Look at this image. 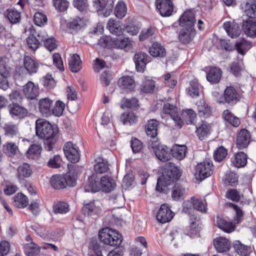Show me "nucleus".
I'll return each instance as SVG.
<instances>
[{
  "label": "nucleus",
  "mask_w": 256,
  "mask_h": 256,
  "mask_svg": "<svg viewBox=\"0 0 256 256\" xmlns=\"http://www.w3.org/2000/svg\"><path fill=\"white\" fill-rule=\"evenodd\" d=\"M28 200L26 196L22 193H18L13 197L14 206L18 208H24L28 204Z\"/></svg>",
  "instance_id": "35"
},
{
  "label": "nucleus",
  "mask_w": 256,
  "mask_h": 256,
  "mask_svg": "<svg viewBox=\"0 0 256 256\" xmlns=\"http://www.w3.org/2000/svg\"><path fill=\"white\" fill-rule=\"evenodd\" d=\"M33 174L32 169L27 162H23L19 165L16 170V177L20 182H22L26 178L30 177Z\"/></svg>",
  "instance_id": "12"
},
{
  "label": "nucleus",
  "mask_w": 256,
  "mask_h": 256,
  "mask_svg": "<svg viewBox=\"0 0 256 256\" xmlns=\"http://www.w3.org/2000/svg\"><path fill=\"white\" fill-rule=\"evenodd\" d=\"M36 133L39 138L44 141L46 148L48 151L52 150L57 138L58 128H54L44 119H38L36 122Z\"/></svg>",
  "instance_id": "1"
},
{
  "label": "nucleus",
  "mask_w": 256,
  "mask_h": 256,
  "mask_svg": "<svg viewBox=\"0 0 256 256\" xmlns=\"http://www.w3.org/2000/svg\"><path fill=\"white\" fill-rule=\"evenodd\" d=\"M4 152L8 156H14L18 150V146L14 142H7L2 146Z\"/></svg>",
  "instance_id": "48"
},
{
  "label": "nucleus",
  "mask_w": 256,
  "mask_h": 256,
  "mask_svg": "<svg viewBox=\"0 0 256 256\" xmlns=\"http://www.w3.org/2000/svg\"><path fill=\"white\" fill-rule=\"evenodd\" d=\"M234 165L237 168L244 166L247 163V156L244 152L237 153L233 161Z\"/></svg>",
  "instance_id": "51"
},
{
  "label": "nucleus",
  "mask_w": 256,
  "mask_h": 256,
  "mask_svg": "<svg viewBox=\"0 0 256 256\" xmlns=\"http://www.w3.org/2000/svg\"><path fill=\"white\" fill-rule=\"evenodd\" d=\"M214 245L216 250L220 252L229 250L230 248L229 240L223 237H219L214 240Z\"/></svg>",
  "instance_id": "23"
},
{
  "label": "nucleus",
  "mask_w": 256,
  "mask_h": 256,
  "mask_svg": "<svg viewBox=\"0 0 256 256\" xmlns=\"http://www.w3.org/2000/svg\"><path fill=\"white\" fill-rule=\"evenodd\" d=\"M180 176L181 171L179 168L172 162L166 164L164 174L158 179L156 190L160 192H165V188L178 180Z\"/></svg>",
  "instance_id": "2"
},
{
  "label": "nucleus",
  "mask_w": 256,
  "mask_h": 256,
  "mask_svg": "<svg viewBox=\"0 0 256 256\" xmlns=\"http://www.w3.org/2000/svg\"><path fill=\"white\" fill-rule=\"evenodd\" d=\"M222 76V71L218 68H212L210 69L206 74V79L212 84H216L219 82Z\"/></svg>",
  "instance_id": "30"
},
{
  "label": "nucleus",
  "mask_w": 256,
  "mask_h": 256,
  "mask_svg": "<svg viewBox=\"0 0 256 256\" xmlns=\"http://www.w3.org/2000/svg\"><path fill=\"white\" fill-rule=\"evenodd\" d=\"M148 52L154 57L164 58L166 55V49L161 44L158 42L154 43L149 48Z\"/></svg>",
  "instance_id": "26"
},
{
  "label": "nucleus",
  "mask_w": 256,
  "mask_h": 256,
  "mask_svg": "<svg viewBox=\"0 0 256 256\" xmlns=\"http://www.w3.org/2000/svg\"><path fill=\"white\" fill-rule=\"evenodd\" d=\"M64 108L65 104L60 100H58L54 108L52 106V114L56 116H60L62 115Z\"/></svg>",
  "instance_id": "60"
},
{
  "label": "nucleus",
  "mask_w": 256,
  "mask_h": 256,
  "mask_svg": "<svg viewBox=\"0 0 256 256\" xmlns=\"http://www.w3.org/2000/svg\"><path fill=\"white\" fill-rule=\"evenodd\" d=\"M10 68L6 64L5 60L0 58V75L5 77H9Z\"/></svg>",
  "instance_id": "62"
},
{
  "label": "nucleus",
  "mask_w": 256,
  "mask_h": 256,
  "mask_svg": "<svg viewBox=\"0 0 256 256\" xmlns=\"http://www.w3.org/2000/svg\"><path fill=\"white\" fill-rule=\"evenodd\" d=\"M212 164L207 161L198 164L196 168V178L202 180L209 177L212 173Z\"/></svg>",
  "instance_id": "6"
},
{
  "label": "nucleus",
  "mask_w": 256,
  "mask_h": 256,
  "mask_svg": "<svg viewBox=\"0 0 256 256\" xmlns=\"http://www.w3.org/2000/svg\"><path fill=\"white\" fill-rule=\"evenodd\" d=\"M23 92L28 99L35 100L40 94L38 86L29 81L24 86Z\"/></svg>",
  "instance_id": "14"
},
{
  "label": "nucleus",
  "mask_w": 256,
  "mask_h": 256,
  "mask_svg": "<svg viewBox=\"0 0 256 256\" xmlns=\"http://www.w3.org/2000/svg\"><path fill=\"white\" fill-rule=\"evenodd\" d=\"M3 129L4 135L10 138L19 136V130L18 125L12 122L6 124Z\"/></svg>",
  "instance_id": "28"
},
{
  "label": "nucleus",
  "mask_w": 256,
  "mask_h": 256,
  "mask_svg": "<svg viewBox=\"0 0 256 256\" xmlns=\"http://www.w3.org/2000/svg\"><path fill=\"white\" fill-rule=\"evenodd\" d=\"M100 182L102 190L106 192H111L116 186V182L114 180L108 176L102 177Z\"/></svg>",
  "instance_id": "27"
},
{
  "label": "nucleus",
  "mask_w": 256,
  "mask_h": 256,
  "mask_svg": "<svg viewBox=\"0 0 256 256\" xmlns=\"http://www.w3.org/2000/svg\"><path fill=\"white\" fill-rule=\"evenodd\" d=\"M177 110L178 108L173 104L166 103L164 105V112L166 114H169L174 122L176 126L180 128H182L184 122L178 116Z\"/></svg>",
  "instance_id": "11"
},
{
  "label": "nucleus",
  "mask_w": 256,
  "mask_h": 256,
  "mask_svg": "<svg viewBox=\"0 0 256 256\" xmlns=\"http://www.w3.org/2000/svg\"><path fill=\"white\" fill-rule=\"evenodd\" d=\"M62 160L59 155H56L50 158L48 162V166L52 168H58L61 166Z\"/></svg>",
  "instance_id": "63"
},
{
  "label": "nucleus",
  "mask_w": 256,
  "mask_h": 256,
  "mask_svg": "<svg viewBox=\"0 0 256 256\" xmlns=\"http://www.w3.org/2000/svg\"><path fill=\"white\" fill-rule=\"evenodd\" d=\"M180 25L185 27L193 28L196 20L194 14L191 10L186 11L179 19Z\"/></svg>",
  "instance_id": "19"
},
{
  "label": "nucleus",
  "mask_w": 256,
  "mask_h": 256,
  "mask_svg": "<svg viewBox=\"0 0 256 256\" xmlns=\"http://www.w3.org/2000/svg\"><path fill=\"white\" fill-rule=\"evenodd\" d=\"M114 13L115 16L118 18H122L126 14V7L125 4L120 1L115 8Z\"/></svg>",
  "instance_id": "53"
},
{
  "label": "nucleus",
  "mask_w": 256,
  "mask_h": 256,
  "mask_svg": "<svg viewBox=\"0 0 256 256\" xmlns=\"http://www.w3.org/2000/svg\"><path fill=\"white\" fill-rule=\"evenodd\" d=\"M70 28L78 30H80L85 25L84 21L82 18L77 17L68 24Z\"/></svg>",
  "instance_id": "56"
},
{
  "label": "nucleus",
  "mask_w": 256,
  "mask_h": 256,
  "mask_svg": "<svg viewBox=\"0 0 256 256\" xmlns=\"http://www.w3.org/2000/svg\"><path fill=\"white\" fill-rule=\"evenodd\" d=\"M26 42L28 48L34 51H35L40 46L39 40L34 35L30 36L27 38Z\"/></svg>",
  "instance_id": "59"
},
{
  "label": "nucleus",
  "mask_w": 256,
  "mask_h": 256,
  "mask_svg": "<svg viewBox=\"0 0 256 256\" xmlns=\"http://www.w3.org/2000/svg\"><path fill=\"white\" fill-rule=\"evenodd\" d=\"M68 210V205L66 202H59L54 205V211L55 214H66Z\"/></svg>",
  "instance_id": "55"
},
{
  "label": "nucleus",
  "mask_w": 256,
  "mask_h": 256,
  "mask_svg": "<svg viewBox=\"0 0 256 256\" xmlns=\"http://www.w3.org/2000/svg\"><path fill=\"white\" fill-rule=\"evenodd\" d=\"M155 31V28L152 27L143 30L139 36L140 40V41H144L150 38L154 34Z\"/></svg>",
  "instance_id": "61"
},
{
  "label": "nucleus",
  "mask_w": 256,
  "mask_h": 256,
  "mask_svg": "<svg viewBox=\"0 0 256 256\" xmlns=\"http://www.w3.org/2000/svg\"><path fill=\"white\" fill-rule=\"evenodd\" d=\"M216 224L220 228L228 233H230L235 230V226L232 222L226 221L222 218H218L217 220Z\"/></svg>",
  "instance_id": "39"
},
{
  "label": "nucleus",
  "mask_w": 256,
  "mask_h": 256,
  "mask_svg": "<svg viewBox=\"0 0 256 256\" xmlns=\"http://www.w3.org/2000/svg\"><path fill=\"white\" fill-rule=\"evenodd\" d=\"M110 32L116 36H120L122 33V28L119 24L114 20H110L107 24Z\"/></svg>",
  "instance_id": "47"
},
{
  "label": "nucleus",
  "mask_w": 256,
  "mask_h": 256,
  "mask_svg": "<svg viewBox=\"0 0 256 256\" xmlns=\"http://www.w3.org/2000/svg\"><path fill=\"white\" fill-rule=\"evenodd\" d=\"M244 12L250 18H256V0H250L244 5Z\"/></svg>",
  "instance_id": "44"
},
{
  "label": "nucleus",
  "mask_w": 256,
  "mask_h": 256,
  "mask_svg": "<svg viewBox=\"0 0 256 256\" xmlns=\"http://www.w3.org/2000/svg\"><path fill=\"white\" fill-rule=\"evenodd\" d=\"M158 122L152 119L148 120L145 125V132L148 136L155 138L158 134Z\"/></svg>",
  "instance_id": "25"
},
{
  "label": "nucleus",
  "mask_w": 256,
  "mask_h": 256,
  "mask_svg": "<svg viewBox=\"0 0 256 256\" xmlns=\"http://www.w3.org/2000/svg\"><path fill=\"white\" fill-rule=\"evenodd\" d=\"M228 151L224 146H221L217 148L214 152V158L217 162H220L227 156Z\"/></svg>",
  "instance_id": "58"
},
{
  "label": "nucleus",
  "mask_w": 256,
  "mask_h": 256,
  "mask_svg": "<svg viewBox=\"0 0 256 256\" xmlns=\"http://www.w3.org/2000/svg\"><path fill=\"white\" fill-rule=\"evenodd\" d=\"M24 67L30 75L37 72L39 64L29 56H26L24 59Z\"/></svg>",
  "instance_id": "20"
},
{
  "label": "nucleus",
  "mask_w": 256,
  "mask_h": 256,
  "mask_svg": "<svg viewBox=\"0 0 256 256\" xmlns=\"http://www.w3.org/2000/svg\"><path fill=\"white\" fill-rule=\"evenodd\" d=\"M174 214L167 204L161 205L157 214V220L161 223L169 222L173 218Z\"/></svg>",
  "instance_id": "13"
},
{
  "label": "nucleus",
  "mask_w": 256,
  "mask_h": 256,
  "mask_svg": "<svg viewBox=\"0 0 256 256\" xmlns=\"http://www.w3.org/2000/svg\"><path fill=\"white\" fill-rule=\"evenodd\" d=\"M130 44V41L127 38H114L112 39V47L116 48L123 49Z\"/></svg>",
  "instance_id": "49"
},
{
  "label": "nucleus",
  "mask_w": 256,
  "mask_h": 256,
  "mask_svg": "<svg viewBox=\"0 0 256 256\" xmlns=\"http://www.w3.org/2000/svg\"><path fill=\"white\" fill-rule=\"evenodd\" d=\"M194 34V28L184 27L180 32L178 39L182 43L188 44L192 40Z\"/></svg>",
  "instance_id": "21"
},
{
  "label": "nucleus",
  "mask_w": 256,
  "mask_h": 256,
  "mask_svg": "<svg viewBox=\"0 0 256 256\" xmlns=\"http://www.w3.org/2000/svg\"><path fill=\"white\" fill-rule=\"evenodd\" d=\"M251 134L246 129H242L237 136L236 144L238 148L243 149L246 148L250 142Z\"/></svg>",
  "instance_id": "15"
},
{
  "label": "nucleus",
  "mask_w": 256,
  "mask_h": 256,
  "mask_svg": "<svg viewBox=\"0 0 256 256\" xmlns=\"http://www.w3.org/2000/svg\"><path fill=\"white\" fill-rule=\"evenodd\" d=\"M186 150L184 145H176L172 150V155L178 160H181L185 157Z\"/></svg>",
  "instance_id": "50"
},
{
  "label": "nucleus",
  "mask_w": 256,
  "mask_h": 256,
  "mask_svg": "<svg viewBox=\"0 0 256 256\" xmlns=\"http://www.w3.org/2000/svg\"><path fill=\"white\" fill-rule=\"evenodd\" d=\"M93 6L97 12L105 10L103 12L104 16H108L112 12L114 2L112 0H93Z\"/></svg>",
  "instance_id": "7"
},
{
  "label": "nucleus",
  "mask_w": 256,
  "mask_h": 256,
  "mask_svg": "<svg viewBox=\"0 0 256 256\" xmlns=\"http://www.w3.org/2000/svg\"><path fill=\"white\" fill-rule=\"evenodd\" d=\"M4 16L13 24L18 23L20 21V13L14 9L7 10L4 13Z\"/></svg>",
  "instance_id": "33"
},
{
  "label": "nucleus",
  "mask_w": 256,
  "mask_h": 256,
  "mask_svg": "<svg viewBox=\"0 0 256 256\" xmlns=\"http://www.w3.org/2000/svg\"><path fill=\"white\" fill-rule=\"evenodd\" d=\"M192 201L194 208L202 212H206V204L200 199L195 198H192Z\"/></svg>",
  "instance_id": "57"
},
{
  "label": "nucleus",
  "mask_w": 256,
  "mask_h": 256,
  "mask_svg": "<svg viewBox=\"0 0 256 256\" xmlns=\"http://www.w3.org/2000/svg\"><path fill=\"white\" fill-rule=\"evenodd\" d=\"M156 6L162 16H169L172 15L174 6L170 0H156Z\"/></svg>",
  "instance_id": "10"
},
{
  "label": "nucleus",
  "mask_w": 256,
  "mask_h": 256,
  "mask_svg": "<svg viewBox=\"0 0 256 256\" xmlns=\"http://www.w3.org/2000/svg\"><path fill=\"white\" fill-rule=\"evenodd\" d=\"M8 109L10 114L15 118H23L28 113L26 108L14 102L8 105Z\"/></svg>",
  "instance_id": "18"
},
{
  "label": "nucleus",
  "mask_w": 256,
  "mask_h": 256,
  "mask_svg": "<svg viewBox=\"0 0 256 256\" xmlns=\"http://www.w3.org/2000/svg\"><path fill=\"white\" fill-rule=\"evenodd\" d=\"M68 65L72 72H76L79 71L82 68L80 56L77 54H73L68 62Z\"/></svg>",
  "instance_id": "37"
},
{
  "label": "nucleus",
  "mask_w": 256,
  "mask_h": 256,
  "mask_svg": "<svg viewBox=\"0 0 256 256\" xmlns=\"http://www.w3.org/2000/svg\"><path fill=\"white\" fill-rule=\"evenodd\" d=\"M41 146L38 144H32L26 152V155L27 158L31 160L38 158L41 154Z\"/></svg>",
  "instance_id": "34"
},
{
  "label": "nucleus",
  "mask_w": 256,
  "mask_h": 256,
  "mask_svg": "<svg viewBox=\"0 0 256 256\" xmlns=\"http://www.w3.org/2000/svg\"><path fill=\"white\" fill-rule=\"evenodd\" d=\"M210 126L204 122L197 128L196 132L200 140H202L210 134Z\"/></svg>",
  "instance_id": "43"
},
{
  "label": "nucleus",
  "mask_w": 256,
  "mask_h": 256,
  "mask_svg": "<svg viewBox=\"0 0 256 256\" xmlns=\"http://www.w3.org/2000/svg\"><path fill=\"white\" fill-rule=\"evenodd\" d=\"M50 183L54 188L61 189L66 188V186H74L76 182L74 178L70 174H56L51 178Z\"/></svg>",
  "instance_id": "4"
},
{
  "label": "nucleus",
  "mask_w": 256,
  "mask_h": 256,
  "mask_svg": "<svg viewBox=\"0 0 256 256\" xmlns=\"http://www.w3.org/2000/svg\"><path fill=\"white\" fill-rule=\"evenodd\" d=\"M155 82L152 80H144L142 86V90L145 93H151L154 91Z\"/></svg>",
  "instance_id": "54"
},
{
  "label": "nucleus",
  "mask_w": 256,
  "mask_h": 256,
  "mask_svg": "<svg viewBox=\"0 0 256 256\" xmlns=\"http://www.w3.org/2000/svg\"><path fill=\"white\" fill-rule=\"evenodd\" d=\"M88 188H84V191L90 192L91 190L93 192H96L99 191L100 190V184L98 182V178H96V176L94 174L92 175L90 178H88Z\"/></svg>",
  "instance_id": "32"
},
{
  "label": "nucleus",
  "mask_w": 256,
  "mask_h": 256,
  "mask_svg": "<svg viewBox=\"0 0 256 256\" xmlns=\"http://www.w3.org/2000/svg\"><path fill=\"white\" fill-rule=\"evenodd\" d=\"M118 84L123 89L132 90L135 88L134 80L130 76H124L119 79Z\"/></svg>",
  "instance_id": "31"
},
{
  "label": "nucleus",
  "mask_w": 256,
  "mask_h": 256,
  "mask_svg": "<svg viewBox=\"0 0 256 256\" xmlns=\"http://www.w3.org/2000/svg\"><path fill=\"white\" fill-rule=\"evenodd\" d=\"M251 47V43L244 39L238 40L236 44L235 48L238 52L242 55H244L246 52Z\"/></svg>",
  "instance_id": "41"
},
{
  "label": "nucleus",
  "mask_w": 256,
  "mask_h": 256,
  "mask_svg": "<svg viewBox=\"0 0 256 256\" xmlns=\"http://www.w3.org/2000/svg\"><path fill=\"white\" fill-rule=\"evenodd\" d=\"M53 3L56 8L60 12L66 11L69 6V2L66 0H53Z\"/></svg>",
  "instance_id": "64"
},
{
  "label": "nucleus",
  "mask_w": 256,
  "mask_h": 256,
  "mask_svg": "<svg viewBox=\"0 0 256 256\" xmlns=\"http://www.w3.org/2000/svg\"><path fill=\"white\" fill-rule=\"evenodd\" d=\"M187 93L192 98L197 97L199 96L201 86L196 80H192L190 83V86L186 89Z\"/></svg>",
  "instance_id": "38"
},
{
  "label": "nucleus",
  "mask_w": 256,
  "mask_h": 256,
  "mask_svg": "<svg viewBox=\"0 0 256 256\" xmlns=\"http://www.w3.org/2000/svg\"><path fill=\"white\" fill-rule=\"evenodd\" d=\"M233 246L234 250L241 256H247L250 252V248L243 244L239 240L235 241Z\"/></svg>",
  "instance_id": "36"
},
{
  "label": "nucleus",
  "mask_w": 256,
  "mask_h": 256,
  "mask_svg": "<svg viewBox=\"0 0 256 256\" xmlns=\"http://www.w3.org/2000/svg\"><path fill=\"white\" fill-rule=\"evenodd\" d=\"M40 248L33 242L27 244L24 246V250L28 256H35L40 252Z\"/></svg>",
  "instance_id": "46"
},
{
  "label": "nucleus",
  "mask_w": 256,
  "mask_h": 256,
  "mask_svg": "<svg viewBox=\"0 0 256 256\" xmlns=\"http://www.w3.org/2000/svg\"><path fill=\"white\" fill-rule=\"evenodd\" d=\"M240 100V95L233 86H227L224 94L218 100V103H228L230 104H236Z\"/></svg>",
  "instance_id": "5"
},
{
  "label": "nucleus",
  "mask_w": 256,
  "mask_h": 256,
  "mask_svg": "<svg viewBox=\"0 0 256 256\" xmlns=\"http://www.w3.org/2000/svg\"><path fill=\"white\" fill-rule=\"evenodd\" d=\"M52 101L48 98L40 100L38 102V108L41 114L46 117L52 114Z\"/></svg>",
  "instance_id": "16"
},
{
  "label": "nucleus",
  "mask_w": 256,
  "mask_h": 256,
  "mask_svg": "<svg viewBox=\"0 0 256 256\" xmlns=\"http://www.w3.org/2000/svg\"><path fill=\"white\" fill-rule=\"evenodd\" d=\"M156 158L163 162L169 160L171 157V150L166 146L158 144H152Z\"/></svg>",
  "instance_id": "9"
},
{
  "label": "nucleus",
  "mask_w": 256,
  "mask_h": 256,
  "mask_svg": "<svg viewBox=\"0 0 256 256\" xmlns=\"http://www.w3.org/2000/svg\"><path fill=\"white\" fill-rule=\"evenodd\" d=\"M242 30L244 34L250 38L256 36V20H250L244 22Z\"/></svg>",
  "instance_id": "22"
},
{
  "label": "nucleus",
  "mask_w": 256,
  "mask_h": 256,
  "mask_svg": "<svg viewBox=\"0 0 256 256\" xmlns=\"http://www.w3.org/2000/svg\"><path fill=\"white\" fill-rule=\"evenodd\" d=\"M186 190L178 184H176L172 190V197L174 200L178 201L184 198Z\"/></svg>",
  "instance_id": "40"
},
{
  "label": "nucleus",
  "mask_w": 256,
  "mask_h": 256,
  "mask_svg": "<svg viewBox=\"0 0 256 256\" xmlns=\"http://www.w3.org/2000/svg\"><path fill=\"white\" fill-rule=\"evenodd\" d=\"M120 120L124 125H132L138 122V116L132 112H126L122 114Z\"/></svg>",
  "instance_id": "29"
},
{
  "label": "nucleus",
  "mask_w": 256,
  "mask_h": 256,
  "mask_svg": "<svg viewBox=\"0 0 256 256\" xmlns=\"http://www.w3.org/2000/svg\"><path fill=\"white\" fill-rule=\"evenodd\" d=\"M88 256H103L102 248L96 242H92L90 244L88 250Z\"/></svg>",
  "instance_id": "52"
},
{
  "label": "nucleus",
  "mask_w": 256,
  "mask_h": 256,
  "mask_svg": "<svg viewBox=\"0 0 256 256\" xmlns=\"http://www.w3.org/2000/svg\"><path fill=\"white\" fill-rule=\"evenodd\" d=\"M244 68V66L242 59L234 62L230 66V72L236 76H240Z\"/></svg>",
  "instance_id": "45"
},
{
  "label": "nucleus",
  "mask_w": 256,
  "mask_h": 256,
  "mask_svg": "<svg viewBox=\"0 0 256 256\" xmlns=\"http://www.w3.org/2000/svg\"><path fill=\"white\" fill-rule=\"evenodd\" d=\"M134 59L136 68L139 72H143L146 68V63L150 62L148 60L146 54L142 52L136 53Z\"/></svg>",
  "instance_id": "17"
},
{
  "label": "nucleus",
  "mask_w": 256,
  "mask_h": 256,
  "mask_svg": "<svg viewBox=\"0 0 256 256\" xmlns=\"http://www.w3.org/2000/svg\"><path fill=\"white\" fill-rule=\"evenodd\" d=\"M100 240L112 246H119L122 242V236L116 230L106 228L99 232Z\"/></svg>",
  "instance_id": "3"
},
{
  "label": "nucleus",
  "mask_w": 256,
  "mask_h": 256,
  "mask_svg": "<svg viewBox=\"0 0 256 256\" xmlns=\"http://www.w3.org/2000/svg\"><path fill=\"white\" fill-rule=\"evenodd\" d=\"M96 163L94 166V169L96 173L102 174L106 172L108 170V165L107 160L102 158H98L96 160Z\"/></svg>",
  "instance_id": "42"
},
{
  "label": "nucleus",
  "mask_w": 256,
  "mask_h": 256,
  "mask_svg": "<svg viewBox=\"0 0 256 256\" xmlns=\"http://www.w3.org/2000/svg\"><path fill=\"white\" fill-rule=\"evenodd\" d=\"M63 150L68 160L73 163L77 162L80 158V155L78 152L77 147L68 142L65 144Z\"/></svg>",
  "instance_id": "8"
},
{
  "label": "nucleus",
  "mask_w": 256,
  "mask_h": 256,
  "mask_svg": "<svg viewBox=\"0 0 256 256\" xmlns=\"http://www.w3.org/2000/svg\"><path fill=\"white\" fill-rule=\"evenodd\" d=\"M223 27L228 34L233 38L238 37L241 32L238 24L229 22H224Z\"/></svg>",
  "instance_id": "24"
}]
</instances>
